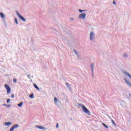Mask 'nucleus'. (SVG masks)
I'll return each mask as SVG.
<instances>
[{
    "instance_id": "obj_1",
    "label": "nucleus",
    "mask_w": 131,
    "mask_h": 131,
    "mask_svg": "<svg viewBox=\"0 0 131 131\" xmlns=\"http://www.w3.org/2000/svg\"><path fill=\"white\" fill-rule=\"evenodd\" d=\"M81 107L82 108L83 111L86 113V114H88V115L90 116L91 115V112H90V110L86 108V107L85 106L82 105Z\"/></svg>"
},
{
    "instance_id": "obj_2",
    "label": "nucleus",
    "mask_w": 131,
    "mask_h": 131,
    "mask_svg": "<svg viewBox=\"0 0 131 131\" xmlns=\"http://www.w3.org/2000/svg\"><path fill=\"white\" fill-rule=\"evenodd\" d=\"M5 89L7 90V94H10L11 93V88L9 85L7 84H5L4 85Z\"/></svg>"
},
{
    "instance_id": "obj_3",
    "label": "nucleus",
    "mask_w": 131,
    "mask_h": 131,
    "mask_svg": "<svg viewBox=\"0 0 131 131\" xmlns=\"http://www.w3.org/2000/svg\"><path fill=\"white\" fill-rule=\"evenodd\" d=\"M17 15L18 17H19V18H20L21 20H22V21H23L24 22H26V19L23 16H22V15H21L19 13H17Z\"/></svg>"
},
{
    "instance_id": "obj_4",
    "label": "nucleus",
    "mask_w": 131,
    "mask_h": 131,
    "mask_svg": "<svg viewBox=\"0 0 131 131\" xmlns=\"http://www.w3.org/2000/svg\"><path fill=\"white\" fill-rule=\"evenodd\" d=\"M85 16H86V14L85 13H83L80 14L79 18H80L81 19H85Z\"/></svg>"
},
{
    "instance_id": "obj_5",
    "label": "nucleus",
    "mask_w": 131,
    "mask_h": 131,
    "mask_svg": "<svg viewBox=\"0 0 131 131\" xmlns=\"http://www.w3.org/2000/svg\"><path fill=\"white\" fill-rule=\"evenodd\" d=\"M17 127H19V125L18 124H15L10 128V131H14V129L17 128Z\"/></svg>"
},
{
    "instance_id": "obj_6",
    "label": "nucleus",
    "mask_w": 131,
    "mask_h": 131,
    "mask_svg": "<svg viewBox=\"0 0 131 131\" xmlns=\"http://www.w3.org/2000/svg\"><path fill=\"white\" fill-rule=\"evenodd\" d=\"M36 127H37V128H39V129H44V130L47 129V128L42 126L37 125L36 126Z\"/></svg>"
},
{
    "instance_id": "obj_7",
    "label": "nucleus",
    "mask_w": 131,
    "mask_h": 131,
    "mask_svg": "<svg viewBox=\"0 0 131 131\" xmlns=\"http://www.w3.org/2000/svg\"><path fill=\"white\" fill-rule=\"evenodd\" d=\"M94 39V32H91L90 33V40H93Z\"/></svg>"
},
{
    "instance_id": "obj_8",
    "label": "nucleus",
    "mask_w": 131,
    "mask_h": 131,
    "mask_svg": "<svg viewBox=\"0 0 131 131\" xmlns=\"http://www.w3.org/2000/svg\"><path fill=\"white\" fill-rule=\"evenodd\" d=\"M11 124H12V122H10L5 123V125H6V126H8L9 125H11Z\"/></svg>"
},
{
    "instance_id": "obj_9",
    "label": "nucleus",
    "mask_w": 131,
    "mask_h": 131,
    "mask_svg": "<svg viewBox=\"0 0 131 131\" xmlns=\"http://www.w3.org/2000/svg\"><path fill=\"white\" fill-rule=\"evenodd\" d=\"M33 85L35 89L38 90V91H39V88H38V86H37V85H36V84L34 83Z\"/></svg>"
},
{
    "instance_id": "obj_10",
    "label": "nucleus",
    "mask_w": 131,
    "mask_h": 131,
    "mask_svg": "<svg viewBox=\"0 0 131 131\" xmlns=\"http://www.w3.org/2000/svg\"><path fill=\"white\" fill-rule=\"evenodd\" d=\"M0 16H1V18H5V14H4V13H0Z\"/></svg>"
},
{
    "instance_id": "obj_11",
    "label": "nucleus",
    "mask_w": 131,
    "mask_h": 131,
    "mask_svg": "<svg viewBox=\"0 0 131 131\" xmlns=\"http://www.w3.org/2000/svg\"><path fill=\"white\" fill-rule=\"evenodd\" d=\"M18 107H22L23 106V102H21L19 104H18Z\"/></svg>"
},
{
    "instance_id": "obj_12",
    "label": "nucleus",
    "mask_w": 131,
    "mask_h": 131,
    "mask_svg": "<svg viewBox=\"0 0 131 131\" xmlns=\"http://www.w3.org/2000/svg\"><path fill=\"white\" fill-rule=\"evenodd\" d=\"M102 125H103V126H104V127H106V128H109V127H108V126L106 125V124L102 123Z\"/></svg>"
},
{
    "instance_id": "obj_13",
    "label": "nucleus",
    "mask_w": 131,
    "mask_h": 131,
    "mask_svg": "<svg viewBox=\"0 0 131 131\" xmlns=\"http://www.w3.org/2000/svg\"><path fill=\"white\" fill-rule=\"evenodd\" d=\"M54 101V102L57 103V102H58V99H57L56 97H55Z\"/></svg>"
},
{
    "instance_id": "obj_14",
    "label": "nucleus",
    "mask_w": 131,
    "mask_h": 131,
    "mask_svg": "<svg viewBox=\"0 0 131 131\" xmlns=\"http://www.w3.org/2000/svg\"><path fill=\"white\" fill-rule=\"evenodd\" d=\"M13 81L14 83H16V82H17V79H16L15 78H13Z\"/></svg>"
},
{
    "instance_id": "obj_15",
    "label": "nucleus",
    "mask_w": 131,
    "mask_h": 131,
    "mask_svg": "<svg viewBox=\"0 0 131 131\" xmlns=\"http://www.w3.org/2000/svg\"><path fill=\"white\" fill-rule=\"evenodd\" d=\"M94 64L92 63L91 64V68H92V70H94Z\"/></svg>"
},
{
    "instance_id": "obj_16",
    "label": "nucleus",
    "mask_w": 131,
    "mask_h": 131,
    "mask_svg": "<svg viewBox=\"0 0 131 131\" xmlns=\"http://www.w3.org/2000/svg\"><path fill=\"white\" fill-rule=\"evenodd\" d=\"M112 122L113 124H114V125H116V124H115V122H114V120H112Z\"/></svg>"
},
{
    "instance_id": "obj_17",
    "label": "nucleus",
    "mask_w": 131,
    "mask_h": 131,
    "mask_svg": "<svg viewBox=\"0 0 131 131\" xmlns=\"http://www.w3.org/2000/svg\"><path fill=\"white\" fill-rule=\"evenodd\" d=\"M30 98H31V99H33V94H31L30 95Z\"/></svg>"
},
{
    "instance_id": "obj_18",
    "label": "nucleus",
    "mask_w": 131,
    "mask_h": 131,
    "mask_svg": "<svg viewBox=\"0 0 131 131\" xmlns=\"http://www.w3.org/2000/svg\"><path fill=\"white\" fill-rule=\"evenodd\" d=\"M11 101V99H8L7 100V104H9V103H10V102Z\"/></svg>"
},
{
    "instance_id": "obj_19",
    "label": "nucleus",
    "mask_w": 131,
    "mask_h": 131,
    "mask_svg": "<svg viewBox=\"0 0 131 131\" xmlns=\"http://www.w3.org/2000/svg\"><path fill=\"white\" fill-rule=\"evenodd\" d=\"M4 106H5L6 107H8L9 108V107H10L11 105L4 104Z\"/></svg>"
},
{
    "instance_id": "obj_20",
    "label": "nucleus",
    "mask_w": 131,
    "mask_h": 131,
    "mask_svg": "<svg viewBox=\"0 0 131 131\" xmlns=\"http://www.w3.org/2000/svg\"><path fill=\"white\" fill-rule=\"evenodd\" d=\"M79 11L80 13H82V12H84L85 10H81L79 9Z\"/></svg>"
},
{
    "instance_id": "obj_21",
    "label": "nucleus",
    "mask_w": 131,
    "mask_h": 131,
    "mask_svg": "<svg viewBox=\"0 0 131 131\" xmlns=\"http://www.w3.org/2000/svg\"><path fill=\"white\" fill-rule=\"evenodd\" d=\"M15 22L16 24H18V20H17V18H15Z\"/></svg>"
},
{
    "instance_id": "obj_22",
    "label": "nucleus",
    "mask_w": 131,
    "mask_h": 131,
    "mask_svg": "<svg viewBox=\"0 0 131 131\" xmlns=\"http://www.w3.org/2000/svg\"><path fill=\"white\" fill-rule=\"evenodd\" d=\"M11 98H15V95H14V94H12L11 95Z\"/></svg>"
},
{
    "instance_id": "obj_23",
    "label": "nucleus",
    "mask_w": 131,
    "mask_h": 131,
    "mask_svg": "<svg viewBox=\"0 0 131 131\" xmlns=\"http://www.w3.org/2000/svg\"><path fill=\"white\" fill-rule=\"evenodd\" d=\"M56 127H57V128H59V124L58 123H57L56 124Z\"/></svg>"
},
{
    "instance_id": "obj_24",
    "label": "nucleus",
    "mask_w": 131,
    "mask_h": 131,
    "mask_svg": "<svg viewBox=\"0 0 131 131\" xmlns=\"http://www.w3.org/2000/svg\"><path fill=\"white\" fill-rule=\"evenodd\" d=\"M113 4H114V5H116V3L115 2V1L113 2Z\"/></svg>"
},
{
    "instance_id": "obj_25",
    "label": "nucleus",
    "mask_w": 131,
    "mask_h": 131,
    "mask_svg": "<svg viewBox=\"0 0 131 131\" xmlns=\"http://www.w3.org/2000/svg\"><path fill=\"white\" fill-rule=\"evenodd\" d=\"M74 53H75L76 55H77V53H76V51L74 50Z\"/></svg>"
},
{
    "instance_id": "obj_26",
    "label": "nucleus",
    "mask_w": 131,
    "mask_h": 131,
    "mask_svg": "<svg viewBox=\"0 0 131 131\" xmlns=\"http://www.w3.org/2000/svg\"><path fill=\"white\" fill-rule=\"evenodd\" d=\"M69 84V83H66V85H68Z\"/></svg>"
},
{
    "instance_id": "obj_27",
    "label": "nucleus",
    "mask_w": 131,
    "mask_h": 131,
    "mask_svg": "<svg viewBox=\"0 0 131 131\" xmlns=\"http://www.w3.org/2000/svg\"><path fill=\"white\" fill-rule=\"evenodd\" d=\"M71 19V20H73V18H70Z\"/></svg>"
}]
</instances>
